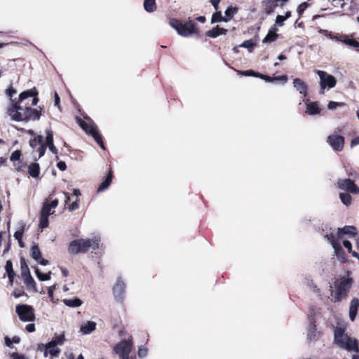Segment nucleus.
I'll list each match as a JSON object with an SVG mask.
<instances>
[{"label": "nucleus", "mask_w": 359, "mask_h": 359, "mask_svg": "<svg viewBox=\"0 0 359 359\" xmlns=\"http://www.w3.org/2000/svg\"><path fill=\"white\" fill-rule=\"evenodd\" d=\"M43 143V137L41 135H38L29 140V145L32 149H36L41 144Z\"/></svg>", "instance_id": "f704fd0d"}, {"label": "nucleus", "mask_w": 359, "mask_h": 359, "mask_svg": "<svg viewBox=\"0 0 359 359\" xmlns=\"http://www.w3.org/2000/svg\"><path fill=\"white\" fill-rule=\"evenodd\" d=\"M20 264H21V274L22 277L28 276V273H30L29 267L25 262V259L23 257L20 259Z\"/></svg>", "instance_id": "a19ab883"}, {"label": "nucleus", "mask_w": 359, "mask_h": 359, "mask_svg": "<svg viewBox=\"0 0 359 359\" xmlns=\"http://www.w3.org/2000/svg\"><path fill=\"white\" fill-rule=\"evenodd\" d=\"M57 167L61 171H65L67 169V165L65 161H59L57 163Z\"/></svg>", "instance_id": "052dcab7"}, {"label": "nucleus", "mask_w": 359, "mask_h": 359, "mask_svg": "<svg viewBox=\"0 0 359 359\" xmlns=\"http://www.w3.org/2000/svg\"><path fill=\"white\" fill-rule=\"evenodd\" d=\"M22 278L27 288H32L34 291H36V283L31 276V273H28V276H23Z\"/></svg>", "instance_id": "473e14b6"}, {"label": "nucleus", "mask_w": 359, "mask_h": 359, "mask_svg": "<svg viewBox=\"0 0 359 359\" xmlns=\"http://www.w3.org/2000/svg\"><path fill=\"white\" fill-rule=\"evenodd\" d=\"M48 354H50L52 356H57L60 352L59 348L57 347V344L55 341H50L48 343L47 346Z\"/></svg>", "instance_id": "c85d7f7f"}, {"label": "nucleus", "mask_w": 359, "mask_h": 359, "mask_svg": "<svg viewBox=\"0 0 359 359\" xmlns=\"http://www.w3.org/2000/svg\"><path fill=\"white\" fill-rule=\"evenodd\" d=\"M90 135L94 138L95 141L102 149H105L102 137L101 134L97 131V128H96Z\"/></svg>", "instance_id": "7c9ffc66"}, {"label": "nucleus", "mask_w": 359, "mask_h": 359, "mask_svg": "<svg viewBox=\"0 0 359 359\" xmlns=\"http://www.w3.org/2000/svg\"><path fill=\"white\" fill-rule=\"evenodd\" d=\"M337 230L341 239L343 238L344 235H347L348 237H354L358 234L357 228L354 226H344L343 228H338Z\"/></svg>", "instance_id": "2eb2a0df"}, {"label": "nucleus", "mask_w": 359, "mask_h": 359, "mask_svg": "<svg viewBox=\"0 0 359 359\" xmlns=\"http://www.w3.org/2000/svg\"><path fill=\"white\" fill-rule=\"evenodd\" d=\"M350 273V271H347L346 275L335 278L333 282V290H331V295L333 297L332 302H339L347 298L353 284V280ZM330 287L332 288V286Z\"/></svg>", "instance_id": "f03ea898"}, {"label": "nucleus", "mask_w": 359, "mask_h": 359, "mask_svg": "<svg viewBox=\"0 0 359 359\" xmlns=\"http://www.w3.org/2000/svg\"><path fill=\"white\" fill-rule=\"evenodd\" d=\"M320 33L324 34L325 36H328L329 38H332L333 34L329 32L327 30L325 29H320Z\"/></svg>", "instance_id": "338daca9"}, {"label": "nucleus", "mask_w": 359, "mask_h": 359, "mask_svg": "<svg viewBox=\"0 0 359 359\" xmlns=\"http://www.w3.org/2000/svg\"><path fill=\"white\" fill-rule=\"evenodd\" d=\"M46 142H44L46 144H48L49 143H51L53 142V133L51 130H46Z\"/></svg>", "instance_id": "3c124183"}, {"label": "nucleus", "mask_w": 359, "mask_h": 359, "mask_svg": "<svg viewBox=\"0 0 359 359\" xmlns=\"http://www.w3.org/2000/svg\"><path fill=\"white\" fill-rule=\"evenodd\" d=\"M332 39H336L346 45L359 50V42L353 39H350L347 35H333Z\"/></svg>", "instance_id": "4468645a"}, {"label": "nucleus", "mask_w": 359, "mask_h": 359, "mask_svg": "<svg viewBox=\"0 0 359 359\" xmlns=\"http://www.w3.org/2000/svg\"><path fill=\"white\" fill-rule=\"evenodd\" d=\"M344 137L339 135H330L327 137V142L330 144L332 148L337 151H341L344 147Z\"/></svg>", "instance_id": "f8f14e48"}, {"label": "nucleus", "mask_w": 359, "mask_h": 359, "mask_svg": "<svg viewBox=\"0 0 359 359\" xmlns=\"http://www.w3.org/2000/svg\"><path fill=\"white\" fill-rule=\"evenodd\" d=\"M320 112V109L318 107V102H313L307 104L306 113L310 115L318 114Z\"/></svg>", "instance_id": "a878e982"}, {"label": "nucleus", "mask_w": 359, "mask_h": 359, "mask_svg": "<svg viewBox=\"0 0 359 359\" xmlns=\"http://www.w3.org/2000/svg\"><path fill=\"white\" fill-rule=\"evenodd\" d=\"M31 256L36 261H39L41 258V252L38 245L34 244L32 246Z\"/></svg>", "instance_id": "c9c22d12"}, {"label": "nucleus", "mask_w": 359, "mask_h": 359, "mask_svg": "<svg viewBox=\"0 0 359 359\" xmlns=\"http://www.w3.org/2000/svg\"><path fill=\"white\" fill-rule=\"evenodd\" d=\"M147 353L148 349L147 347L143 346L139 347L137 354L140 358L145 357L147 355Z\"/></svg>", "instance_id": "603ef678"}, {"label": "nucleus", "mask_w": 359, "mask_h": 359, "mask_svg": "<svg viewBox=\"0 0 359 359\" xmlns=\"http://www.w3.org/2000/svg\"><path fill=\"white\" fill-rule=\"evenodd\" d=\"M237 72H238V74L243 75V76H253L260 77L269 82L276 81V82H280L281 83H285L287 81V75H281V76H273L271 77V76H269L267 75H264V74H259L258 72H255L252 69H249V70L244 71V72H240L238 70Z\"/></svg>", "instance_id": "0eeeda50"}, {"label": "nucleus", "mask_w": 359, "mask_h": 359, "mask_svg": "<svg viewBox=\"0 0 359 359\" xmlns=\"http://www.w3.org/2000/svg\"><path fill=\"white\" fill-rule=\"evenodd\" d=\"M343 245L347 249L348 252L353 257H355L357 258L358 260H359V254L355 252V251H353L352 250V245L350 241H343Z\"/></svg>", "instance_id": "4c0bfd02"}, {"label": "nucleus", "mask_w": 359, "mask_h": 359, "mask_svg": "<svg viewBox=\"0 0 359 359\" xmlns=\"http://www.w3.org/2000/svg\"><path fill=\"white\" fill-rule=\"evenodd\" d=\"M48 224H49L48 216L40 214L39 227L41 229H43L45 228L48 227Z\"/></svg>", "instance_id": "ea45409f"}, {"label": "nucleus", "mask_w": 359, "mask_h": 359, "mask_svg": "<svg viewBox=\"0 0 359 359\" xmlns=\"http://www.w3.org/2000/svg\"><path fill=\"white\" fill-rule=\"evenodd\" d=\"M79 126L81 128L88 134L90 135L97 128V126L93 124H89L86 123L85 121L81 118L79 119Z\"/></svg>", "instance_id": "5701e85b"}, {"label": "nucleus", "mask_w": 359, "mask_h": 359, "mask_svg": "<svg viewBox=\"0 0 359 359\" xmlns=\"http://www.w3.org/2000/svg\"><path fill=\"white\" fill-rule=\"evenodd\" d=\"M325 238L327 239V241L331 243L332 246L334 248V246H336L339 245V240L341 238L339 236V232L337 231V233H330V234H327L325 236Z\"/></svg>", "instance_id": "c756f323"}, {"label": "nucleus", "mask_w": 359, "mask_h": 359, "mask_svg": "<svg viewBox=\"0 0 359 359\" xmlns=\"http://www.w3.org/2000/svg\"><path fill=\"white\" fill-rule=\"evenodd\" d=\"M126 285L124 282L118 278L113 287V293L117 302H122L124 299Z\"/></svg>", "instance_id": "ddd939ff"}, {"label": "nucleus", "mask_w": 359, "mask_h": 359, "mask_svg": "<svg viewBox=\"0 0 359 359\" xmlns=\"http://www.w3.org/2000/svg\"><path fill=\"white\" fill-rule=\"evenodd\" d=\"M226 32H227L226 29L217 26V27H214L213 29H212L211 30L208 31L206 34L209 37L216 38L219 35L226 34Z\"/></svg>", "instance_id": "393cba45"}, {"label": "nucleus", "mask_w": 359, "mask_h": 359, "mask_svg": "<svg viewBox=\"0 0 359 359\" xmlns=\"http://www.w3.org/2000/svg\"><path fill=\"white\" fill-rule=\"evenodd\" d=\"M133 348V337L129 336L128 339H123L114 347V351L118 354H130Z\"/></svg>", "instance_id": "1a4fd4ad"}, {"label": "nucleus", "mask_w": 359, "mask_h": 359, "mask_svg": "<svg viewBox=\"0 0 359 359\" xmlns=\"http://www.w3.org/2000/svg\"><path fill=\"white\" fill-rule=\"evenodd\" d=\"M359 307V299L356 297L353 298L349 307V318L351 321H353L356 317L358 309Z\"/></svg>", "instance_id": "6ab92c4d"}, {"label": "nucleus", "mask_w": 359, "mask_h": 359, "mask_svg": "<svg viewBox=\"0 0 359 359\" xmlns=\"http://www.w3.org/2000/svg\"><path fill=\"white\" fill-rule=\"evenodd\" d=\"M17 93L16 90L13 88L12 86L9 87L6 89V95L10 97L11 100H13L12 97L14 95H15Z\"/></svg>", "instance_id": "864d4df0"}, {"label": "nucleus", "mask_w": 359, "mask_h": 359, "mask_svg": "<svg viewBox=\"0 0 359 359\" xmlns=\"http://www.w3.org/2000/svg\"><path fill=\"white\" fill-rule=\"evenodd\" d=\"M60 98L57 93H55L54 95V104L55 106L57 107L59 109H60Z\"/></svg>", "instance_id": "680f3d73"}, {"label": "nucleus", "mask_w": 359, "mask_h": 359, "mask_svg": "<svg viewBox=\"0 0 359 359\" xmlns=\"http://www.w3.org/2000/svg\"><path fill=\"white\" fill-rule=\"evenodd\" d=\"M5 269L7 273L9 281L11 284L13 283L15 273L13 269V264L11 260H8L6 262Z\"/></svg>", "instance_id": "bb28decb"}, {"label": "nucleus", "mask_w": 359, "mask_h": 359, "mask_svg": "<svg viewBox=\"0 0 359 359\" xmlns=\"http://www.w3.org/2000/svg\"><path fill=\"white\" fill-rule=\"evenodd\" d=\"M39 102L38 90L36 88L22 92L18 100H11L6 113L12 120L18 122L34 121L41 116V111L33 109Z\"/></svg>", "instance_id": "f257e3e1"}, {"label": "nucleus", "mask_w": 359, "mask_h": 359, "mask_svg": "<svg viewBox=\"0 0 359 359\" xmlns=\"http://www.w3.org/2000/svg\"><path fill=\"white\" fill-rule=\"evenodd\" d=\"M25 329L29 332H34L36 330L35 325L33 323L27 324L25 327Z\"/></svg>", "instance_id": "0e129e2a"}, {"label": "nucleus", "mask_w": 359, "mask_h": 359, "mask_svg": "<svg viewBox=\"0 0 359 359\" xmlns=\"http://www.w3.org/2000/svg\"><path fill=\"white\" fill-rule=\"evenodd\" d=\"M238 13L236 7L229 6L224 12V22L229 21Z\"/></svg>", "instance_id": "2f4dec72"}, {"label": "nucleus", "mask_w": 359, "mask_h": 359, "mask_svg": "<svg viewBox=\"0 0 359 359\" xmlns=\"http://www.w3.org/2000/svg\"><path fill=\"white\" fill-rule=\"evenodd\" d=\"M51 208H52L49 205L48 201H46V202H44V203L43 205V207L41 210V214L49 216L51 214V212H50Z\"/></svg>", "instance_id": "a18cd8bd"}, {"label": "nucleus", "mask_w": 359, "mask_h": 359, "mask_svg": "<svg viewBox=\"0 0 359 359\" xmlns=\"http://www.w3.org/2000/svg\"><path fill=\"white\" fill-rule=\"evenodd\" d=\"M334 341L341 348L345 349L348 351H353L355 353H359L358 340L352 339L345 334L344 328H335Z\"/></svg>", "instance_id": "20e7f679"}, {"label": "nucleus", "mask_w": 359, "mask_h": 359, "mask_svg": "<svg viewBox=\"0 0 359 359\" xmlns=\"http://www.w3.org/2000/svg\"><path fill=\"white\" fill-rule=\"evenodd\" d=\"M51 341H55L56 344L62 345L64 344L65 341V336L64 334H60L55 337V339L52 340Z\"/></svg>", "instance_id": "5fc2aeb1"}, {"label": "nucleus", "mask_w": 359, "mask_h": 359, "mask_svg": "<svg viewBox=\"0 0 359 359\" xmlns=\"http://www.w3.org/2000/svg\"><path fill=\"white\" fill-rule=\"evenodd\" d=\"M22 156V152L20 150H15L14 151L11 157H10V160L11 161H13V162H15V161H19L20 159Z\"/></svg>", "instance_id": "49530a36"}, {"label": "nucleus", "mask_w": 359, "mask_h": 359, "mask_svg": "<svg viewBox=\"0 0 359 359\" xmlns=\"http://www.w3.org/2000/svg\"><path fill=\"white\" fill-rule=\"evenodd\" d=\"M309 322L307 333V339L309 341H316L320 336V332L316 330V319L313 315L308 317Z\"/></svg>", "instance_id": "9b49d317"}, {"label": "nucleus", "mask_w": 359, "mask_h": 359, "mask_svg": "<svg viewBox=\"0 0 359 359\" xmlns=\"http://www.w3.org/2000/svg\"><path fill=\"white\" fill-rule=\"evenodd\" d=\"M312 0H308L307 1L302 3L297 8V13L299 15V17H300L304 11L311 5L310 1Z\"/></svg>", "instance_id": "79ce46f5"}, {"label": "nucleus", "mask_w": 359, "mask_h": 359, "mask_svg": "<svg viewBox=\"0 0 359 359\" xmlns=\"http://www.w3.org/2000/svg\"><path fill=\"white\" fill-rule=\"evenodd\" d=\"M255 46V43L253 42L252 39L246 40L243 41L239 47L245 48L248 49L249 51H252V48Z\"/></svg>", "instance_id": "37998d69"}, {"label": "nucleus", "mask_w": 359, "mask_h": 359, "mask_svg": "<svg viewBox=\"0 0 359 359\" xmlns=\"http://www.w3.org/2000/svg\"><path fill=\"white\" fill-rule=\"evenodd\" d=\"M96 328V323L93 321H87L81 327L83 334H88L93 332Z\"/></svg>", "instance_id": "b1692460"}, {"label": "nucleus", "mask_w": 359, "mask_h": 359, "mask_svg": "<svg viewBox=\"0 0 359 359\" xmlns=\"http://www.w3.org/2000/svg\"><path fill=\"white\" fill-rule=\"evenodd\" d=\"M222 21L224 22V17L222 16L221 12H216L212 15L211 18L212 23L219 22Z\"/></svg>", "instance_id": "c03bdc74"}, {"label": "nucleus", "mask_w": 359, "mask_h": 359, "mask_svg": "<svg viewBox=\"0 0 359 359\" xmlns=\"http://www.w3.org/2000/svg\"><path fill=\"white\" fill-rule=\"evenodd\" d=\"M46 150V144L45 143L41 144V145L36 148V151L39 153L38 158H40L45 154Z\"/></svg>", "instance_id": "8fccbe9b"}, {"label": "nucleus", "mask_w": 359, "mask_h": 359, "mask_svg": "<svg viewBox=\"0 0 359 359\" xmlns=\"http://www.w3.org/2000/svg\"><path fill=\"white\" fill-rule=\"evenodd\" d=\"M79 199L76 198L75 201H74L72 204H70L68 207L69 211L72 212L79 208Z\"/></svg>", "instance_id": "13d9d810"}, {"label": "nucleus", "mask_w": 359, "mask_h": 359, "mask_svg": "<svg viewBox=\"0 0 359 359\" xmlns=\"http://www.w3.org/2000/svg\"><path fill=\"white\" fill-rule=\"evenodd\" d=\"M279 0H264L262 2V7L264 13L267 15H270L275 11L278 6Z\"/></svg>", "instance_id": "dca6fc26"}, {"label": "nucleus", "mask_w": 359, "mask_h": 359, "mask_svg": "<svg viewBox=\"0 0 359 359\" xmlns=\"http://www.w3.org/2000/svg\"><path fill=\"white\" fill-rule=\"evenodd\" d=\"M345 105H346V103H344V102H334V101H330L327 104V108L329 109L332 110V109H336L337 107H343Z\"/></svg>", "instance_id": "de8ad7c7"}, {"label": "nucleus", "mask_w": 359, "mask_h": 359, "mask_svg": "<svg viewBox=\"0 0 359 359\" xmlns=\"http://www.w3.org/2000/svg\"><path fill=\"white\" fill-rule=\"evenodd\" d=\"M55 290V285H52V286H50L48 288V297L53 299V293H54V291Z\"/></svg>", "instance_id": "e2e57ef3"}, {"label": "nucleus", "mask_w": 359, "mask_h": 359, "mask_svg": "<svg viewBox=\"0 0 359 359\" xmlns=\"http://www.w3.org/2000/svg\"><path fill=\"white\" fill-rule=\"evenodd\" d=\"M62 302L66 306L73 308L79 307L82 304V301L77 297L73 299H64Z\"/></svg>", "instance_id": "cd10ccee"}, {"label": "nucleus", "mask_w": 359, "mask_h": 359, "mask_svg": "<svg viewBox=\"0 0 359 359\" xmlns=\"http://www.w3.org/2000/svg\"><path fill=\"white\" fill-rule=\"evenodd\" d=\"M24 294H25V292L20 291V290H14L13 292V295L15 298H19L21 296H22Z\"/></svg>", "instance_id": "69168bd1"}, {"label": "nucleus", "mask_w": 359, "mask_h": 359, "mask_svg": "<svg viewBox=\"0 0 359 359\" xmlns=\"http://www.w3.org/2000/svg\"><path fill=\"white\" fill-rule=\"evenodd\" d=\"M144 8L149 13L155 11L156 10V0H144Z\"/></svg>", "instance_id": "72a5a7b5"}, {"label": "nucleus", "mask_w": 359, "mask_h": 359, "mask_svg": "<svg viewBox=\"0 0 359 359\" xmlns=\"http://www.w3.org/2000/svg\"><path fill=\"white\" fill-rule=\"evenodd\" d=\"M35 273L41 281L48 280L50 279V272L48 273H43L37 267L35 268Z\"/></svg>", "instance_id": "58836bf2"}, {"label": "nucleus", "mask_w": 359, "mask_h": 359, "mask_svg": "<svg viewBox=\"0 0 359 359\" xmlns=\"http://www.w3.org/2000/svg\"><path fill=\"white\" fill-rule=\"evenodd\" d=\"M100 238L94 237L93 239H75L72 241L68 246V252L72 255L86 253L90 248L93 250L99 248Z\"/></svg>", "instance_id": "7ed1b4c3"}, {"label": "nucleus", "mask_w": 359, "mask_h": 359, "mask_svg": "<svg viewBox=\"0 0 359 359\" xmlns=\"http://www.w3.org/2000/svg\"><path fill=\"white\" fill-rule=\"evenodd\" d=\"M336 187L339 189L353 194H359V187L351 179H339L336 183Z\"/></svg>", "instance_id": "6e6552de"}, {"label": "nucleus", "mask_w": 359, "mask_h": 359, "mask_svg": "<svg viewBox=\"0 0 359 359\" xmlns=\"http://www.w3.org/2000/svg\"><path fill=\"white\" fill-rule=\"evenodd\" d=\"M60 270L64 277H67L69 276V271L67 270V269L65 267H60Z\"/></svg>", "instance_id": "774afa93"}, {"label": "nucleus", "mask_w": 359, "mask_h": 359, "mask_svg": "<svg viewBox=\"0 0 359 359\" xmlns=\"http://www.w3.org/2000/svg\"><path fill=\"white\" fill-rule=\"evenodd\" d=\"M333 248L334 250V255L337 257L338 261L341 264L347 263L348 261V256L346 255L344 250L342 248L341 244L337 246H334Z\"/></svg>", "instance_id": "f3484780"}, {"label": "nucleus", "mask_w": 359, "mask_h": 359, "mask_svg": "<svg viewBox=\"0 0 359 359\" xmlns=\"http://www.w3.org/2000/svg\"><path fill=\"white\" fill-rule=\"evenodd\" d=\"M112 178H113V170H112L111 168L109 167L108 172H107V175L105 177V180L100 184V186L97 189V191L100 192V191H103L105 189H107L111 184Z\"/></svg>", "instance_id": "a211bd4d"}, {"label": "nucleus", "mask_w": 359, "mask_h": 359, "mask_svg": "<svg viewBox=\"0 0 359 359\" xmlns=\"http://www.w3.org/2000/svg\"><path fill=\"white\" fill-rule=\"evenodd\" d=\"M12 359H28L25 355L14 352L11 354Z\"/></svg>", "instance_id": "4d7b16f0"}, {"label": "nucleus", "mask_w": 359, "mask_h": 359, "mask_svg": "<svg viewBox=\"0 0 359 359\" xmlns=\"http://www.w3.org/2000/svg\"><path fill=\"white\" fill-rule=\"evenodd\" d=\"M169 23L177 34L183 37H189L198 34L197 25L191 19L184 22L171 19Z\"/></svg>", "instance_id": "39448f33"}, {"label": "nucleus", "mask_w": 359, "mask_h": 359, "mask_svg": "<svg viewBox=\"0 0 359 359\" xmlns=\"http://www.w3.org/2000/svg\"><path fill=\"white\" fill-rule=\"evenodd\" d=\"M285 20H286V19H285V16L278 15L276 19V24L279 26H283Z\"/></svg>", "instance_id": "bf43d9fd"}, {"label": "nucleus", "mask_w": 359, "mask_h": 359, "mask_svg": "<svg viewBox=\"0 0 359 359\" xmlns=\"http://www.w3.org/2000/svg\"><path fill=\"white\" fill-rule=\"evenodd\" d=\"M351 193H340L339 198L341 202L346 206H348L351 204L352 197L350 195Z\"/></svg>", "instance_id": "e433bc0d"}, {"label": "nucleus", "mask_w": 359, "mask_h": 359, "mask_svg": "<svg viewBox=\"0 0 359 359\" xmlns=\"http://www.w3.org/2000/svg\"><path fill=\"white\" fill-rule=\"evenodd\" d=\"M278 29L276 28V25L272 26L266 36L263 39V43H271L272 41H274L278 38Z\"/></svg>", "instance_id": "412c9836"}, {"label": "nucleus", "mask_w": 359, "mask_h": 359, "mask_svg": "<svg viewBox=\"0 0 359 359\" xmlns=\"http://www.w3.org/2000/svg\"><path fill=\"white\" fill-rule=\"evenodd\" d=\"M294 87L304 96L307 95L308 87L304 81L300 79H294L293 81Z\"/></svg>", "instance_id": "aec40b11"}, {"label": "nucleus", "mask_w": 359, "mask_h": 359, "mask_svg": "<svg viewBox=\"0 0 359 359\" xmlns=\"http://www.w3.org/2000/svg\"><path fill=\"white\" fill-rule=\"evenodd\" d=\"M24 230H25V225H22L20 229H19L14 233V237L17 241L22 239Z\"/></svg>", "instance_id": "09e8293b"}, {"label": "nucleus", "mask_w": 359, "mask_h": 359, "mask_svg": "<svg viewBox=\"0 0 359 359\" xmlns=\"http://www.w3.org/2000/svg\"><path fill=\"white\" fill-rule=\"evenodd\" d=\"M47 346H48V344L46 345L43 344H39L38 347H37L38 351L44 352L45 357L48 356Z\"/></svg>", "instance_id": "6e6d98bb"}, {"label": "nucleus", "mask_w": 359, "mask_h": 359, "mask_svg": "<svg viewBox=\"0 0 359 359\" xmlns=\"http://www.w3.org/2000/svg\"><path fill=\"white\" fill-rule=\"evenodd\" d=\"M317 73L320 77V87L323 90L326 87L331 88L335 86L336 79L333 76L329 75L325 72L320 70H318Z\"/></svg>", "instance_id": "9d476101"}, {"label": "nucleus", "mask_w": 359, "mask_h": 359, "mask_svg": "<svg viewBox=\"0 0 359 359\" xmlns=\"http://www.w3.org/2000/svg\"><path fill=\"white\" fill-rule=\"evenodd\" d=\"M40 170V165L38 163H32L28 166V173L31 177L34 178H37L39 176Z\"/></svg>", "instance_id": "4be33fe9"}, {"label": "nucleus", "mask_w": 359, "mask_h": 359, "mask_svg": "<svg viewBox=\"0 0 359 359\" xmlns=\"http://www.w3.org/2000/svg\"><path fill=\"white\" fill-rule=\"evenodd\" d=\"M15 312L22 322H32L36 318L34 308L28 304H18Z\"/></svg>", "instance_id": "423d86ee"}]
</instances>
